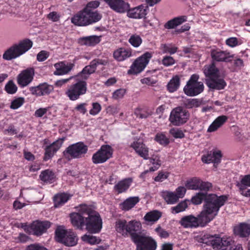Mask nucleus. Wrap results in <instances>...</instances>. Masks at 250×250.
Returning a JSON list of instances; mask_svg holds the SVG:
<instances>
[{
	"instance_id": "obj_1",
	"label": "nucleus",
	"mask_w": 250,
	"mask_h": 250,
	"mask_svg": "<svg viewBox=\"0 0 250 250\" xmlns=\"http://www.w3.org/2000/svg\"><path fill=\"white\" fill-rule=\"evenodd\" d=\"M211 206V201L208 202L197 217L192 215L185 216L180 220V224L185 228L205 226L217 215L218 207Z\"/></svg>"
},
{
	"instance_id": "obj_2",
	"label": "nucleus",
	"mask_w": 250,
	"mask_h": 250,
	"mask_svg": "<svg viewBox=\"0 0 250 250\" xmlns=\"http://www.w3.org/2000/svg\"><path fill=\"white\" fill-rule=\"evenodd\" d=\"M78 210L83 214H86L85 219L86 229L92 233L99 232L102 228V220L99 214L95 211L91 206L81 205Z\"/></svg>"
},
{
	"instance_id": "obj_3",
	"label": "nucleus",
	"mask_w": 250,
	"mask_h": 250,
	"mask_svg": "<svg viewBox=\"0 0 250 250\" xmlns=\"http://www.w3.org/2000/svg\"><path fill=\"white\" fill-rule=\"evenodd\" d=\"M102 14L97 10L83 9L73 16L71 22L78 26H86L99 21Z\"/></svg>"
},
{
	"instance_id": "obj_4",
	"label": "nucleus",
	"mask_w": 250,
	"mask_h": 250,
	"mask_svg": "<svg viewBox=\"0 0 250 250\" xmlns=\"http://www.w3.org/2000/svg\"><path fill=\"white\" fill-rule=\"evenodd\" d=\"M227 197L224 195L217 196L214 194H208L207 192H199L192 197L191 202L194 205H199L204 200V208L208 202L211 201V206L218 207V213L220 208L225 204L227 201Z\"/></svg>"
},
{
	"instance_id": "obj_5",
	"label": "nucleus",
	"mask_w": 250,
	"mask_h": 250,
	"mask_svg": "<svg viewBox=\"0 0 250 250\" xmlns=\"http://www.w3.org/2000/svg\"><path fill=\"white\" fill-rule=\"evenodd\" d=\"M32 45V42L30 40L28 39L22 40L7 49L3 53L2 58L7 61L15 59L29 50Z\"/></svg>"
},
{
	"instance_id": "obj_6",
	"label": "nucleus",
	"mask_w": 250,
	"mask_h": 250,
	"mask_svg": "<svg viewBox=\"0 0 250 250\" xmlns=\"http://www.w3.org/2000/svg\"><path fill=\"white\" fill-rule=\"evenodd\" d=\"M76 82L70 85L65 92L66 95L71 101H76L80 97L84 95L87 91V83L85 81L79 77H73Z\"/></svg>"
},
{
	"instance_id": "obj_7",
	"label": "nucleus",
	"mask_w": 250,
	"mask_h": 250,
	"mask_svg": "<svg viewBox=\"0 0 250 250\" xmlns=\"http://www.w3.org/2000/svg\"><path fill=\"white\" fill-rule=\"evenodd\" d=\"M214 249L221 250H243L240 245H232L230 238L211 236L208 242Z\"/></svg>"
},
{
	"instance_id": "obj_8",
	"label": "nucleus",
	"mask_w": 250,
	"mask_h": 250,
	"mask_svg": "<svg viewBox=\"0 0 250 250\" xmlns=\"http://www.w3.org/2000/svg\"><path fill=\"white\" fill-rule=\"evenodd\" d=\"M56 240L66 246L73 247L77 244L78 238L72 230L58 228L56 230Z\"/></svg>"
},
{
	"instance_id": "obj_9",
	"label": "nucleus",
	"mask_w": 250,
	"mask_h": 250,
	"mask_svg": "<svg viewBox=\"0 0 250 250\" xmlns=\"http://www.w3.org/2000/svg\"><path fill=\"white\" fill-rule=\"evenodd\" d=\"M87 146L82 142H79L68 146L63 151L64 157L68 160L82 158L87 153Z\"/></svg>"
},
{
	"instance_id": "obj_10",
	"label": "nucleus",
	"mask_w": 250,
	"mask_h": 250,
	"mask_svg": "<svg viewBox=\"0 0 250 250\" xmlns=\"http://www.w3.org/2000/svg\"><path fill=\"white\" fill-rule=\"evenodd\" d=\"M198 75H192L184 88L185 93L188 96H195L202 92L204 86L202 82H198Z\"/></svg>"
},
{
	"instance_id": "obj_11",
	"label": "nucleus",
	"mask_w": 250,
	"mask_h": 250,
	"mask_svg": "<svg viewBox=\"0 0 250 250\" xmlns=\"http://www.w3.org/2000/svg\"><path fill=\"white\" fill-rule=\"evenodd\" d=\"M152 57L151 52H146L138 58L131 65L128 70V74H137L144 70Z\"/></svg>"
},
{
	"instance_id": "obj_12",
	"label": "nucleus",
	"mask_w": 250,
	"mask_h": 250,
	"mask_svg": "<svg viewBox=\"0 0 250 250\" xmlns=\"http://www.w3.org/2000/svg\"><path fill=\"white\" fill-rule=\"evenodd\" d=\"M189 113L181 107H177L170 112L169 120L175 126H180L185 124L188 120Z\"/></svg>"
},
{
	"instance_id": "obj_13",
	"label": "nucleus",
	"mask_w": 250,
	"mask_h": 250,
	"mask_svg": "<svg viewBox=\"0 0 250 250\" xmlns=\"http://www.w3.org/2000/svg\"><path fill=\"white\" fill-rule=\"evenodd\" d=\"M133 242L136 245L137 250H156L157 243L151 237L137 235L133 237Z\"/></svg>"
},
{
	"instance_id": "obj_14",
	"label": "nucleus",
	"mask_w": 250,
	"mask_h": 250,
	"mask_svg": "<svg viewBox=\"0 0 250 250\" xmlns=\"http://www.w3.org/2000/svg\"><path fill=\"white\" fill-rule=\"evenodd\" d=\"M113 154V149L108 145H103L100 149L93 154L92 162L95 164H102L110 159Z\"/></svg>"
},
{
	"instance_id": "obj_15",
	"label": "nucleus",
	"mask_w": 250,
	"mask_h": 250,
	"mask_svg": "<svg viewBox=\"0 0 250 250\" xmlns=\"http://www.w3.org/2000/svg\"><path fill=\"white\" fill-rule=\"evenodd\" d=\"M50 227L49 222L36 221L29 226H22L24 230L29 234L41 235Z\"/></svg>"
},
{
	"instance_id": "obj_16",
	"label": "nucleus",
	"mask_w": 250,
	"mask_h": 250,
	"mask_svg": "<svg viewBox=\"0 0 250 250\" xmlns=\"http://www.w3.org/2000/svg\"><path fill=\"white\" fill-rule=\"evenodd\" d=\"M149 11L148 6L145 4H141L135 7L128 9L127 12V15L129 18L141 19L145 18Z\"/></svg>"
},
{
	"instance_id": "obj_17",
	"label": "nucleus",
	"mask_w": 250,
	"mask_h": 250,
	"mask_svg": "<svg viewBox=\"0 0 250 250\" xmlns=\"http://www.w3.org/2000/svg\"><path fill=\"white\" fill-rule=\"evenodd\" d=\"M34 70L29 68L22 71L17 77V83L22 87L28 85L33 80Z\"/></svg>"
},
{
	"instance_id": "obj_18",
	"label": "nucleus",
	"mask_w": 250,
	"mask_h": 250,
	"mask_svg": "<svg viewBox=\"0 0 250 250\" xmlns=\"http://www.w3.org/2000/svg\"><path fill=\"white\" fill-rule=\"evenodd\" d=\"M130 146L140 157L145 160L148 159L149 148L143 142L140 141L139 139H134L133 142L130 144Z\"/></svg>"
},
{
	"instance_id": "obj_19",
	"label": "nucleus",
	"mask_w": 250,
	"mask_h": 250,
	"mask_svg": "<svg viewBox=\"0 0 250 250\" xmlns=\"http://www.w3.org/2000/svg\"><path fill=\"white\" fill-rule=\"evenodd\" d=\"M64 140V138H60L49 146H46L45 148L43 160L47 161L51 159L55 153L61 147Z\"/></svg>"
},
{
	"instance_id": "obj_20",
	"label": "nucleus",
	"mask_w": 250,
	"mask_h": 250,
	"mask_svg": "<svg viewBox=\"0 0 250 250\" xmlns=\"http://www.w3.org/2000/svg\"><path fill=\"white\" fill-rule=\"evenodd\" d=\"M106 3L112 10L119 13H124L130 8L129 4L124 0H108Z\"/></svg>"
},
{
	"instance_id": "obj_21",
	"label": "nucleus",
	"mask_w": 250,
	"mask_h": 250,
	"mask_svg": "<svg viewBox=\"0 0 250 250\" xmlns=\"http://www.w3.org/2000/svg\"><path fill=\"white\" fill-rule=\"evenodd\" d=\"M74 66V63L64 61L56 63L54 64L56 70L54 71V74L58 76L67 74L71 71Z\"/></svg>"
},
{
	"instance_id": "obj_22",
	"label": "nucleus",
	"mask_w": 250,
	"mask_h": 250,
	"mask_svg": "<svg viewBox=\"0 0 250 250\" xmlns=\"http://www.w3.org/2000/svg\"><path fill=\"white\" fill-rule=\"evenodd\" d=\"M222 158V154L220 150H215L213 151L208 152L202 157V161L205 163H213L218 164L220 163Z\"/></svg>"
},
{
	"instance_id": "obj_23",
	"label": "nucleus",
	"mask_w": 250,
	"mask_h": 250,
	"mask_svg": "<svg viewBox=\"0 0 250 250\" xmlns=\"http://www.w3.org/2000/svg\"><path fill=\"white\" fill-rule=\"evenodd\" d=\"M78 213H73L70 215L71 223L73 226L83 229L85 226V219L86 214H83L78 210Z\"/></svg>"
},
{
	"instance_id": "obj_24",
	"label": "nucleus",
	"mask_w": 250,
	"mask_h": 250,
	"mask_svg": "<svg viewBox=\"0 0 250 250\" xmlns=\"http://www.w3.org/2000/svg\"><path fill=\"white\" fill-rule=\"evenodd\" d=\"M206 84L209 88L216 90L223 89L226 85V82L220 78V76L216 78H208L206 79Z\"/></svg>"
},
{
	"instance_id": "obj_25",
	"label": "nucleus",
	"mask_w": 250,
	"mask_h": 250,
	"mask_svg": "<svg viewBox=\"0 0 250 250\" xmlns=\"http://www.w3.org/2000/svg\"><path fill=\"white\" fill-rule=\"evenodd\" d=\"M132 56L131 49L120 47L114 51L113 57L118 62H122Z\"/></svg>"
},
{
	"instance_id": "obj_26",
	"label": "nucleus",
	"mask_w": 250,
	"mask_h": 250,
	"mask_svg": "<svg viewBox=\"0 0 250 250\" xmlns=\"http://www.w3.org/2000/svg\"><path fill=\"white\" fill-rule=\"evenodd\" d=\"M211 56L213 60L217 62H228L233 58V55H230L229 52L219 50H212Z\"/></svg>"
},
{
	"instance_id": "obj_27",
	"label": "nucleus",
	"mask_w": 250,
	"mask_h": 250,
	"mask_svg": "<svg viewBox=\"0 0 250 250\" xmlns=\"http://www.w3.org/2000/svg\"><path fill=\"white\" fill-rule=\"evenodd\" d=\"M140 200L138 196L129 197L119 204V208L123 211H128L134 208Z\"/></svg>"
},
{
	"instance_id": "obj_28",
	"label": "nucleus",
	"mask_w": 250,
	"mask_h": 250,
	"mask_svg": "<svg viewBox=\"0 0 250 250\" xmlns=\"http://www.w3.org/2000/svg\"><path fill=\"white\" fill-rule=\"evenodd\" d=\"M52 86L46 83H42L35 87H32L31 91L33 94L41 96L49 94L53 90Z\"/></svg>"
},
{
	"instance_id": "obj_29",
	"label": "nucleus",
	"mask_w": 250,
	"mask_h": 250,
	"mask_svg": "<svg viewBox=\"0 0 250 250\" xmlns=\"http://www.w3.org/2000/svg\"><path fill=\"white\" fill-rule=\"evenodd\" d=\"M133 182L131 178H127L120 181L114 186V189L118 194L126 192Z\"/></svg>"
},
{
	"instance_id": "obj_30",
	"label": "nucleus",
	"mask_w": 250,
	"mask_h": 250,
	"mask_svg": "<svg viewBox=\"0 0 250 250\" xmlns=\"http://www.w3.org/2000/svg\"><path fill=\"white\" fill-rule=\"evenodd\" d=\"M228 118L225 115L218 117L209 126L207 129L208 132H213L217 130L227 122Z\"/></svg>"
},
{
	"instance_id": "obj_31",
	"label": "nucleus",
	"mask_w": 250,
	"mask_h": 250,
	"mask_svg": "<svg viewBox=\"0 0 250 250\" xmlns=\"http://www.w3.org/2000/svg\"><path fill=\"white\" fill-rule=\"evenodd\" d=\"M127 228L128 234H130L133 240V237L138 235L136 233L141 230L142 224L139 221L131 220L127 222Z\"/></svg>"
},
{
	"instance_id": "obj_32",
	"label": "nucleus",
	"mask_w": 250,
	"mask_h": 250,
	"mask_svg": "<svg viewBox=\"0 0 250 250\" xmlns=\"http://www.w3.org/2000/svg\"><path fill=\"white\" fill-rule=\"evenodd\" d=\"M97 65L95 62H92L87 66H86L76 76L83 80L85 81L89 76L94 73L96 69Z\"/></svg>"
},
{
	"instance_id": "obj_33",
	"label": "nucleus",
	"mask_w": 250,
	"mask_h": 250,
	"mask_svg": "<svg viewBox=\"0 0 250 250\" xmlns=\"http://www.w3.org/2000/svg\"><path fill=\"white\" fill-rule=\"evenodd\" d=\"M161 212L154 210L147 212L144 217V219L147 225H152L156 222L161 217Z\"/></svg>"
},
{
	"instance_id": "obj_34",
	"label": "nucleus",
	"mask_w": 250,
	"mask_h": 250,
	"mask_svg": "<svg viewBox=\"0 0 250 250\" xmlns=\"http://www.w3.org/2000/svg\"><path fill=\"white\" fill-rule=\"evenodd\" d=\"M100 37L97 36H90L81 38L78 42L82 45L94 46L100 42Z\"/></svg>"
},
{
	"instance_id": "obj_35",
	"label": "nucleus",
	"mask_w": 250,
	"mask_h": 250,
	"mask_svg": "<svg viewBox=\"0 0 250 250\" xmlns=\"http://www.w3.org/2000/svg\"><path fill=\"white\" fill-rule=\"evenodd\" d=\"M234 232L240 237H247L250 234V225L241 224L234 228Z\"/></svg>"
},
{
	"instance_id": "obj_36",
	"label": "nucleus",
	"mask_w": 250,
	"mask_h": 250,
	"mask_svg": "<svg viewBox=\"0 0 250 250\" xmlns=\"http://www.w3.org/2000/svg\"><path fill=\"white\" fill-rule=\"evenodd\" d=\"M205 75L208 78H216L219 76V71L213 64L206 65L204 67Z\"/></svg>"
},
{
	"instance_id": "obj_37",
	"label": "nucleus",
	"mask_w": 250,
	"mask_h": 250,
	"mask_svg": "<svg viewBox=\"0 0 250 250\" xmlns=\"http://www.w3.org/2000/svg\"><path fill=\"white\" fill-rule=\"evenodd\" d=\"M71 195L61 193L56 195L54 197V206L56 208H59L63 206L70 198Z\"/></svg>"
},
{
	"instance_id": "obj_38",
	"label": "nucleus",
	"mask_w": 250,
	"mask_h": 250,
	"mask_svg": "<svg viewBox=\"0 0 250 250\" xmlns=\"http://www.w3.org/2000/svg\"><path fill=\"white\" fill-rule=\"evenodd\" d=\"M161 196L168 204H174L178 200L174 192L164 191L161 192Z\"/></svg>"
},
{
	"instance_id": "obj_39",
	"label": "nucleus",
	"mask_w": 250,
	"mask_h": 250,
	"mask_svg": "<svg viewBox=\"0 0 250 250\" xmlns=\"http://www.w3.org/2000/svg\"><path fill=\"white\" fill-rule=\"evenodd\" d=\"M54 173L51 170L46 169L42 171L40 175V179L46 183H52L55 179Z\"/></svg>"
},
{
	"instance_id": "obj_40",
	"label": "nucleus",
	"mask_w": 250,
	"mask_h": 250,
	"mask_svg": "<svg viewBox=\"0 0 250 250\" xmlns=\"http://www.w3.org/2000/svg\"><path fill=\"white\" fill-rule=\"evenodd\" d=\"M127 227V222L125 220H119L116 223L115 228L116 231L123 236H126L128 235Z\"/></svg>"
},
{
	"instance_id": "obj_41",
	"label": "nucleus",
	"mask_w": 250,
	"mask_h": 250,
	"mask_svg": "<svg viewBox=\"0 0 250 250\" xmlns=\"http://www.w3.org/2000/svg\"><path fill=\"white\" fill-rule=\"evenodd\" d=\"M187 21L186 16H181L175 18L168 21L165 25V27L167 29H171Z\"/></svg>"
},
{
	"instance_id": "obj_42",
	"label": "nucleus",
	"mask_w": 250,
	"mask_h": 250,
	"mask_svg": "<svg viewBox=\"0 0 250 250\" xmlns=\"http://www.w3.org/2000/svg\"><path fill=\"white\" fill-rule=\"evenodd\" d=\"M180 84V78L176 75L172 77L167 84V89L169 92H174L179 87Z\"/></svg>"
},
{
	"instance_id": "obj_43",
	"label": "nucleus",
	"mask_w": 250,
	"mask_h": 250,
	"mask_svg": "<svg viewBox=\"0 0 250 250\" xmlns=\"http://www.w3.org/2000/svg\"><path fill=\"white\" fill-rule=\"evenodd\" d=\"M200 183L201 180L195 177L188 180L186 184V187L188 189L197 190L199 189Z\"/></svg>"
},
{
	"instance_id": "obj_44",
	"label": "nucleus",
	"mask_w": 250,
	"mask_h": 250,
	"mask_svg": "<svg viewBox=\"0 0 250 250\" xmlns=\"http://www.w3.org/2000/svg\"><path fill=\"white\" fill-rule=\"evenodd\" d=\"M128 42L134 47H139L142 43V39L140 35L137 34H131L128 39Z\"/></svg>"
},
{
	"instance_id": "obj_45",
	"label": "nucleus",
	"mask_w": 250,
	"mask_h": 250,
	"mask_svg": "<svg viewBox=\"0 0 250 250\" xmlns=\"http://www.w3.org/2000/svg\"><path fill=\"white\" fill-rule=\"evenodd\" d=\"M155 140L161 145L166 146L169 143V139L164 132L157 133Z\"/></svg>"
},
{
	"instance_id": "obj_46",
	"label": "nucleus",
	"mask_w": 250,
	"mask_h": 250,
	"mask_svg": "<svg viewBox=\"0 0 250 250\" xmlns=\"http://www.w3.org/2000/svg\"><path fill=\"white\" fill-rule=\"evenodd\" d=\"M160 49L162 51L163 53H169L173 54L177 52V48L171 44H162Z\"/></svg>"
},
{
	"instance_id": "obj_47",
	"label": "nucleus",
	"mask_w": 250,
	"mask_h": 250,
	"mask_svg": "<svg viewBox=\"0 0 250 250\" xmlns=\"http://www.w3.org/2000/svg\"><path fill=\"white\" fill-rule=\"evenodd\" d=\"M149 161L150 164L153 166V167H150L149 169V171H155L161 165V161L158 155H153L150 158Z\"/></svg>"
},
{
	"instance_id": "obj_48",
	"label": "nucleus",
	"mask_w": 250,
	"mask_h": 250,
	"mask_svg": "<svg viewBox=\"0 0 250 250\" xmlns=\"http://www.w3.org/2000/svg\"><path fill=\"white\" fill-rule=\"evenodd\" d=\"M239 189H242L247 187H250V175L242 176L240 182L237 184Z\"/></svg>"
},
{
	"instance_id": "obj_49",
	"label": "nucleus",
	"mask_w": 250,
	"mask_h": 250,
	"mask_svg": "<svg viewBox=\"0 0 250 250\" xmlns=\"http://www.w3.org/2000/svg\"><path fill=\"white\" fill-rule=\"evenodd\" d=\"M4 89L7 93L14 94L17 91L18 87L14 82L10 80L6 83Z\"/></svg>"
},
{
	"instance_id": "obj_50",
	"label": "nucleus",
	"mask_w": 250,
	"mask_h": 250,
	"mask_svg": "<svg viewBox=\"0 0 250 250\" xmlns=\"http://www.w3.org/2000/svg\"><path fill=\"white\" fill-rule=\"evenodd\" d=\"M82 240L87 243L90 245H95L99 244L100 240L98 239L96 236L91 235L89 234H85L82 237Z\"/></svg>"
},
{
	"instance_id": "obj_51",
	"label": "nucleus",
	"mask_w": 250,
	"mask_h": 250,
	"mask_svg": "<svg viewBox=\"0 0 250 250\" xmlns=\"http://www.w3.org/2000/svg\"><path fill=\"white\" fill-rule=\"evenodd\" d=\"M185 105L188 108H192L199 107L201 102L197 99H188L185 102Z\"/></svg>"
},
{
	"instance_id": "obj_52",
	"label": "nucleus",
	"mask_w": 250,
	"mask_h": 250,
	"mask_svg": "<svg viewBox=\"0 0 250 250\" xmlns=\"http://www.w3.org/2000/svg\"><path fill=\"white\" fill-rule=\"evenodd\" d=\"M188 207L186 201H182L179 203L176 206L172 207V212L177 213L184 211Z\"/></svg>"
},
{
	"instance_id": "obj_53",
	"label": "nucleus",
	"mask_w": 250,
	"mask_h": 250,
	"mask_svg": "<svg viewBox=\"0 0 250 250\" xmlns=\"http://www.w3.org/2000/svg\"><path fill=\"white\" fill-rule=\"evenodd\" d=\"M23 98H17L14 99L11 103L10 107L13 109H17L20 107L24 103Z\"/></svg>"
},
{
	"instance_id": "obj_54",
	"label": "nucleus",
	"mask_w": 250,
	"mask_h": 250,
	"mask_svg": "<svg viewBox=\"0 0 250 250\" xmlns=\"http://www.w3.org/2000/svg\"><path fill=\"white\" fill-rule=\"evenodd\" d=\"M169 133L175 138H182L184 137V134L179 128H172L169 130Z\"/></svg>"
},
{
	"instance_id": "obj_55",
	"label": "nucleus",
	"mask_w": 250,
	"mask_h": 250,
	"mask_svg": "<svg viewBox=\"0 0 250 250\" xmlns=\"http://www.w3.org/2000/svg\"><path fill=\"white\" fill-rule=\"evenodd\" d=\"M126 93V90L124 88H120L116 90L112 93V98L115 100H118L124 97Z\"/></svg>"
},
{
	"instance_id": "obj_56",
	"label": "nucleus",
	"mask_w": 250,
	"mask_h": 250,
	"mask_svg": "<svg viewBox=\"0 0 250 250\" xmlns=\"http://www.w3.org/2000/svg\"><path fill=\"white\" fill-rule=\"evenodd\" d=\"M92 107L89 111V114L95 116L97 115L101 110L102 107L98 103H93L92 104Z\"/></svg>"
},
{
	"instance_id": "obj_57",
	"label": "nucleus",
	"mask_w": 250,
	"mask_h": 250,
	"mask_svg": "<svg viewBox=\"0 0 250 250\" xmlns=\"http://www.w3.org/2000/svg\"><path fill=\"white\" fill-rule=\"evenodd\" d=\"M162 63L165 66H169L173 65L175 63V61L173 57L166 56L163 58Z\"/></svg>"
},
{
	"instance_id": "obj_58",
	"label": "nucleus",
	"mask_w": 250,
	"mask_h": 250,
	"mask_svg": "<svg viewBox=\"0 0 250 250\" xmlns=\"http://www.w3.org/2000/svg\"><path fill=\"white\" fill-rule=\"evenodd\" d=\"M212 187L211 183L208 182H203L201 180V183L199 186V189L201 192H206L208 190Z\"/></svg>"
},
{
	"instance_id": "obj_59",
	"label": "nucleus",
	"mask_w": 250,
	"mask_h": 250,
	"mask_svg": "<svg viewBox=\"0 0 250 250\" xmlns=\"http://www.w3.org/2000/svg\"><path fill=\"white\" fill-rule=\"evenodd\" d=\"M186 190V188L182 186L179 187L176 189L175 193L178 200L185 196Z\"/></svg>"
},
{
	"instance_id": "obj_60",
	"label": "nucleus",
	"mask_w": 250,
	"mask_h": 250,
	"mask_svg": "<svg viewBox=\"0 0 250 250\" xmlns=\"http://www.w3.org/2000/svg\"><path fill=\"white\" fill-rule=\"evenodd\" d=\"M60 18V14L57 12H52L47 15V18L53 22L58 21Z\"/></svg>"
},
{
	"instance_id": "obj_61",
	"label": "nucleus",
	"mask_w": 250,
	"mask_h": 250,
	"mask_svg": "<svg viewBox=\"0 0 250 250\" xmlns=\"http://www.w3.org/2000/svg\"><path fill=\"white\" fill-rule=\"evenodd\" d=\"M100 5V2L98 1H92L88 2L83 9L96 10L95 9Z\"/></svg>"
},
{
	"instance_id": "obj_62",
	"label": "nucleus",
	"mask_w": 250,
	"mask_h": 250,
	"mask_svg": "<svg viewBox=\"0 0 250 250\" xmlns=\"http://www.w3.org/2000/svg\"><path fill=\"white\" fill-rule=\"evenodd\" d=\"M49 57V53L44 50L40 52L37 56V59L39 62H43L45 61Z\"/></svg>"
},
{
	"instance_id": "obj_63",
	"label": "nucleus",
	"mask_w": 250,
	"mask_h": 250,
	"mask_svg": "<svg viewBox=\"0 0 250 250\" xmlns=\"http://www.w3.org/2000/svg\"><path fill=\"white\" fill-rule=\"evenodd\" d=\"M168 176V173L167 172L161 171L159 172L158 175L155 177L154 180L156 182H162L167 179Z\"/></svg>"
},
{
	"instance_id": "obj_64",
	"label": "nucleus",
	"mask_w": 250,
	"mask_h": 250,
	"mask_svg": "<svg viewBox=\"0 0 250 250\" xmlns=\"http://www.w3.org/2000/svg\"><path fill=\"white\" fill-rule=\"evenodd\" d=\"M25 250H47V249L44 247L41 246L39 244H34L28 246Z\"/></svg>"
}]
</instances>
